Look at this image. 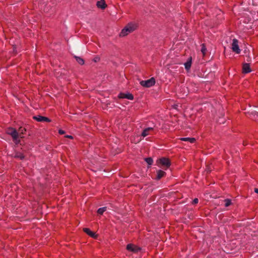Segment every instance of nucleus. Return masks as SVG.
Returning a JSON list of instances; mask_svg holds the SVG:
<instances>
[{"mask_svg": "<svg viewBox=\"0 0 258 258\" xmlns=\"http://www.w3.org/2000/svg\"><path fill=\"white\" fill-rule=\"evenodd\" d=\"M145 161L149 165H152L153 162L152 158L151 157L145 158Z\"/></svg>", "mask_w": 258, "mask_h": 258, "instance_id": "obj_20", "label": "nucleus"}, {"mask_svg": "<svg viewBox=\"0 0 258 258\" xmlns=\"http://www.w3.org/2000/svg\"><path fill=\"white\" fill-rule=\"evenodd\" d=\"M118 98H126L131 100H132L134 99V96L131 93H120L118 95Z\"/></svg>", "mask_w": 258, "mask_h": 258, "instance_id": "obj_7", "label": "nucleus"}, {"mask_svg": "<svg viewBox=\"0 0 258 258\" xmlns=\"http://www.w3.org/2000/svg\"><path fill=\"white\" fill-rule=\"evenodd\" d=\"M76 59L77 61L80 64L82 65L84 63V60L83 58L78 57V56H75Z\"/></svg>", "mask_w": 258, "mask_h": 258, "instance_id": "obj_17", "label": "nucleus"}, {"mask_svg": "<svg viewBox=\"0 0 258 258\" xmlns=\"http://www.w3.org/2000/svg\"><path fill=\"white\" fill-rule=\"evenodd\" d=\"M180 140L183 141H188L192 143L195 142L196 139L194 138H180Z\"/></svg>", "mask_w": 258, "mask_h": 258, "instance_id": "obj_15", "label": "nucleus"}, {"mask_svg": "<svg viewBox=\"0 0 258 258\" xmlns=\"http://www.w3.org/2000/svg\"><path fill=\"white\" fill-rule=\"evenodd\" d=\"M191 57H190L188 58L187 61L184 63V65L185 67V69L186 70L188 71L190 69L191 65Z\"/></svg>", "mask_w": 258, "mask_h": 258, "instance_id": "obj_11", "label": "nucleus"}, {"mask_svg": "<svg viewBox=\"0 0 258 258\" xmlns=\"http://www.w3.org/2000/svg\"><path fill=\"white\" fill-rule=\"evenodd\" d=\"M155 84V79L153 77L147 80L142 81L140 82L141 85L146 88L151 87L154 86Z\"/></svg>", "mask_w": 258, "mask_h": 258, "instance_id": "obj_3", "label": "nucleus"}, {"mask_svg": "<svg viewBox=\"0 0 258 258\" xmlns=\"http://www.w3.org/2000/svg\"><path fill=\"white\" fill-rule=\"evenodd\" d=\"M83 231L91 237H97V235L95 234V233L91 231L89 228H85L83 229Z\"/></svg>", "mask_w": 258, "mask_h": 258, "instance_id": "obj_9", "label": "nucleus"}, {"mask_svg": "<svg viewBox=\"0 0 258 258\" xmlns=\"http://www.w3.org/2000/svg\"><path fill=\"white\" fill-rule=\"evenodd\" d=\"M232 51L237 54L240 53L241 50L238 46V41L236 39H233L231 44Z\"/></svg>", "mask_w": 258, "mask_h": 258, "instance_id": "obj_4", "label": "nucleus"}, {"mask_svg": "<svg viewBox=\"0 0 258 258\" xmlns=\"http://www.w3.org/2000/svg\"><path fill=\"white\" fill-rule=\"evenodd\" d=\"M66 138H70V139H73V137L72 136H69V135H67L66 136Z\"/></svg>", "mask_w": 258, "mask_h": 258, "instance_id": "obj_26", "label": "nucleus"}, {"mask_svg": "<svg viewBox=\"0 0 258 258\" xmlns=\"http://www.w3.org/2000/svg\"><path fill=\"white\" fill-rule=\"evenodd\" d=\"M115 19H119V18H117V17H116V18H115Z\"/></svg>", "mask_w": 258, "mask_h": 258, "instance_id": "obj_28", "label": "nucleus"}, {"mask_svg": "<svg viewBox=\"0 0 258 258\" xmlns=\"http://www.w3.org/2000/svg\"><path fill=\"white\" fill-rule=\"evenodd\" d=\"M198 202H199V200H198V199H197V198H195V199L193 200V201H192V204H197V203H198Z\"/></svg>", "mask_w": 258, "mask_h": 258, "instance_id": "obj_23", "label": "nucleus"}, {"mask_svg": "<svg viewBox=\"0 0 258 258\" xmlns=\"http://www.w3.org/2000/svg\"><path fill=\"white\" fill-rule=\"evenodd\" d=\"M15 157L20 158V159H23L24 158V156L21 153H16L15 155Z\"/></svg>", "mask_w": 258, "mask_h": 258, "instance_id": "obj_19", "label": "nucleus"}, {"mask_svg": "<svg viewBox=\"0 0 258 258\" xmlns=\"http://www.w3.org/2000/svg\"><path fill=\"white\" fill-rule=\"evenodd\" d=\"M254 192H256V194H258V188H254Z\"/></svg>", "mask_w": 258, "mask_h": 258, "instance_id": "obj_27", "label": "nucleus"}, {"mask_svg": "<svg viewBox=\"0 0 258 258\" xmlns=\"http://www.w3.org/2000/svg\"><path fill=\"white\" fill-rule=\"evenodd\" d=\"M58 133H59V134H60V135H63V134H64V133H65V132H64V131H63V130H59V131H58Z\"/></svg>", "mask_w": 258, "mask_h": 258, "instance_id": "obj_24", "label": "nucleus"}, {"mask_svg": "<svg viewBox=\"0 0 258 258\" xmlns=\"http://www.w3.org/2000/svg\"><path fill=\"white\" fill-rule=\"evenodd\" d=\"M201 51L204 55L205 54L206 52V46L204 45V44H203L202 45Z\"/></svg>", "mask_w": 258, "mask_h": 258, "instance_id": "obj_22", "label": "nucleus"}, {"mask_svg": "<svg viewBox=\"0 0 258 258\" xmlns=\"http://www.w3.org/2000/svg\"><path fill=\"white\" fill-rule=\"evenodd\" d=\"M157 163L168 168L170 165V162L168 159L163 157L157 160Z\"/></svg>", "mask_w": 258, "mask_h": 258, "instance_id": "obj_5", "label": "nucleus"}, {"mask_svg": "<svg viewBox=\"0 0 258 258\" xmlns=\"http://www.w3.org/2000/svg\"><path fill=\"white\" fill-rule=\"evenodd\" d=\"M137 28L135 23H130L127 24L119 33L120 37H124L128 34L132 33Z\"/></svg>", "mask_w": 258, "mask_h": 258, "instance_id": "obj_1", "label": "nucleus"}, {"mask_svg": "<svg viewBox=\"0 0 258 258\" xmlns=\"http://www.w3.org/2000/svg\"><path fill=\"white\" fill-rule=\"evenodd\" d=\"M126 249L134 252H137L141 250L140 247L132 244H128L126 246Z\"/></svg>", "mask_w": 258, "mask_h": 258, "instance_id": "obj_6", "label": "nucleus"}, {"mask_svg": "<svg viewBox=\"0 0 258 258\" xmlns=\"http://www.w3.org/2000/svg\"><path fill=\"white\" fill-rule=\"evenodd\" d=\"M218 122L219 123H223L224 122L222 120H221L220 119L218 120Z\"/></svg>", "mask_w": 258, "mask_h": 258, "instance_id": "obj_25", "label": "nucleus"}, {"mask_svg": "<svg viewBox=\"0 0 258 258\" xmlns=\"http://www.w3.org/2000/svg\"><path fill=\"white\" fill-rule=\"evenodd\" d=\"M231 204V201L230 199L225 200V207H228Z\"/></svg>", "mask_w": 258, "mask_h": 258, "instance_id": "obj_21", "label": "nucleus"}, {"mask_svg": "<svg viewBox=\"0 0 258 258\" xmlns=\"http://www.w3.org/2000/svg\"><path fill=\"white\" fill-rule=\"evenodd\" d=\"M243 72L244 73H248L251 72L249 65L248 63H244L243 65Z\"/></svg>", "mask_w": 258, "mask_h": 258, "instance_id": "obj_12", "label": "nucleus"}, {"mask_svg": "<svg viewBox=\"0 0 258 258\" xmlns=\"http://www.w3.org/2000/svg\"><path fill=\"white\" fill-rule=\"evenodd\" d=\"M165 172L162 170H159L157 171L156 179L159 180L165 175Z\"/></svg>", "mask_w": 258, "mask_h": 258, "instance_id": "obj_14", "label": "nucleus"}, {"mask_svg": "<svg viewBox=\"0 0 258 258\" xmlns=\"http://www.w3.org/2000/svg\"><path fill=\"white\" fill-rule=\"evenodd\" d=\"M106 210V207H102V208H99L98 210H97V213L99 214H102Z\"/></svg>", "mask_w": 258, "mask_h": 258, "instance_id": "obj_18", "label": "nucleus"}, {"mask_svg": "<svg viewBox=\"0 0 258 258\" xmlns=\"http://www.w3.org/2000/svg\"><path fill=\"white\" fill-rule=\"evenodd\" d=\"M33 118L35 120H37V121H39V122H43V121L50 122V120L48 118L44 117V116H40V115L34 116Z\"/></svg>", "mask_w": 258, "mask_h": 258, "instance_id": "obj_8", "label": "nucleus"}, {"mask_svg": "<svg viewBox=\"0 0 258 258\" xmlns=\"http://www.w3.org/2000/svg\"><path fill=\"white\" fill-rule=\"evenodd\" d=\"M97 6L98 8H100L101 9H104L106 8V5L104 0H100L97 2Z\"/></svg>", "mask_w": 258, "mask_h": 258, "instance_id": "obj_10", "label": "nucleus"}, {"mask_svg": "<svg viewBox=\"0 0 258 258\" xmlns=\"http://www.w3.org/2000/svg\"><path fill=\"white\" fill-rule=\"evenodd\" d=\"M7 133L8 134L12 136L13 140L16 144H18L19 142V141L18 140L19 138L18 133L15 129L13 128H9L7 131Z\"/></svg>", "mask_w": 258, "mask_h": 258, "instance_id": "obj_2", "label": "nucleus"}, {"mask_svg": "<svg viewBox=\"0 0 258 258\" xmlns=\"http://www.w3.org/2000/svg\"><path fill=\"white\" fill-rule=\"evenodd\" d=\"M153 130L152 127H147L145 128L142 132L141 135L143 137H145L149 135L150 131Z\"/></svg>", "mask_w": 258, "mask_h": 258, "instance_id": "obj_13", "label": "nucleus"}, {"mask_svg": "<svg viewBox=\"0 0 258 258\" xmlns=\"http://www.w3.org/2000/svg\"><path fill=\"white\" fill-rule=\"evenodd\" d=\"M25 132L26 129L25 128H23L22 127H20L18 132L19 137H20V138H23V137L22 135L24 134Z\"/></svg>", "mask_w": 258, "mask_h": 258, "instance_id": "obj_16", "label": "nucleus"}]
</instances>
